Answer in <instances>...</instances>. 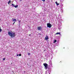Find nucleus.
<instances>
[{
    "instance_id": "obj_2",
    "label": "nucleus",
    "mask_w": 74,
    "mask_h": 74,
    "mask_svg": "<svg viewBox=\"0 0 74 74\" xmlns=\"http://www.w3.org/2000/svg\"><path fill=\"white\" fill-rule=\"evenodd\" d=\"M43 65L45 66V69L47 70L48 69V65L46 63H45L43 64Z\"/></svg>"
},
{
    "instance_id": "obj_14",
    "label": "nucleus",
    "mask_w": 74,
    "mask_h": 74,
    "mask_svg": "<svg viewBox=\"0 0 74 74\" xmlns=\"http://www.w3.org/2000/svg\"><path fill=\"white\" fill-rule=\"evenodd\" d=\"M42 1H43V2H45V0H41Z\"/></svg>"
},
{
    "instance_id": "obj_16",
    "label": "nucleus",
    "mask_w": 74,
    "mask_h": 74,
    "mask_svg": "<svg viewBox=\"0 0 74 74\" xmlns=\"http://www.w3.org/2000/svg\"><path fill=\"white\" fill-rule=\"evenodd\" d=\"M56 4L57 5H59V3H57Z\"/></svg>"
},
{
    "instance_id": "obj_15",
    "label": "nucleus",
    "mask_w": 74,
    "mask_h": 74,
    "mask_svg": "<svg viewBox=\"0 0 74 74\" xmlns=\"http://www.w3.org/2000/svg\"><path fill=\"white\" fill-rule=\"evenodd\" d=\"M5 60V58H3V60Z\"/></svg>"
},
{
    "instance_id": "obj_19",
    "label": "nucleus",
    "mask_w": 74,
    "mask_h": 74,
    "mask_svg": "<svg viewBox=\"0 0 74 74\" xmlns=\"http://www.w3.org/2000/svg\"><path fill=\"white\" fill-rule=\"evenodd\" d=\"M55 3H56V4H58V2H57V1Z\"/></svg>"
},
{
    "instance_id": "obj_22",
    "label": "nucleus",
    "mask_w": 74,
    "mask_h": 74,
    "mask_svg": "<svg viewBox=\"0 0 74 74\" xmlns=\"http://www.w3.org/2000/svg\"><path fill=\"white\" fill-rule=\"evenodd\" d=\"M15 23V22H14V23H13V25H14V23Z\"/></svg>"
},
{
    "instance_id": "obj_1",
    "label": "nucleus",
    "mask_w": 74,
    "mask_h": 74,
    "mask_svg": "<svg viewBox=\"0 0 74 74\" xmlns=\"http://www.w3.org/2000/svg\"><path fill=\"white\" fill-rule=\"evenodd\" d=\"M8 34L12 38L15 37V33L14 32H11L9 31L8 32Z\"/></svg>"
},
{
    "instance_id": "obj_3",
    "label": "nucleus",
    "mask_w": 74,
    "mask_h": 74,
    "mask_svg": "<svg viewBox=\"0 0 74 74\" xmlns=\"http://www.w3.org/2000/svg\"><path fill=\"white\" fill-rule=\"evenodd\" d=\"M47 27L50 28L52 27V25L50 23H47Z\"/></svg>"
},
{
    "instance_id": "obj_18",
    "label": "nucleus",
    "mask_w": 74,
    "mask_h": 74,
    "mask_svg": "<svg viewBox=\"0 0 74 74\" xmlns=\"http://www.w3.org/2000/svg\"><path fill=\"white\" fill-rule=\"evenodd\" d=\"M28 55H30V53H28Z\"/></svg>"
},
{
    "instance_id": "obj_11",
    "label": "nucleus",
    "mask_w": 74,
    "mask_h": 74,
    "mask_svg": "<svg viewBox=\"0 0 74 74\" xmlns=\"http://www.w3.org/2000/svg\"><path fill=\"white\" fill-rule=\"evenodd\" d=\"M56 41H57L56 40H55L53 42V43H55V42H56Z\"/></svg>"
},
{
    "instance_id": "obj_8",
    "label": "nucleus",
    "mask_w": 74,
    "mask_h": 74,
    "mask_svg": "<svg viewBox=\"0 0 74 74\" xmlns=\"http://www.w3.org/2000/svg\"><path fill=\"white\" fill-rule=\"evenodd\" d=\"M2 32V29H1V27L0 26V33Z\"/></svg>"
},
{
    "instance_id": "obj_9",
    "label": "nucleus",
    "mask_w": 74,
    "mask_h": 74,
    "mask_svg": "<svg viewBox=\"0 0 74 74\" xmlns=\"http://www.w3.org/2000/svg\"><path fill=\"white\" fill-rule=\"evenodd\" d=\"M18 7V5H17L16 6H14V7L15 8H17V7Z\"/></svg>"
},
{
    "instance_id": "obj_4",
    "label": "nucleus",
    "mask_w": 74,
    "mask_h": 74,
    "mask_svg": "<svg viewBox=\"0 0 74 74\" xmlns=\"http://www.w3.org/2000/svg\"><path fill=\"white\" fill-rule=\"evenodd\" d=\"M48 39H49V37H48V36H46L45 38V40L46 41H47V40H48Z\"/></svg>"
},
{
    "instance_id": "obj_12",
    "label": "nucleus",
    "mask_w": 74,
    "mask_h": 74,
    "mask_svg": "<svg viewBox=\"0 0 74 74\" xmlns=\"http://www.w3.org/2000/svg\"><path fill=\"white\" fill-rule=\"evenodd\" d=\"M12 6H13V7H15V5L14 4H12Z\"/></svg>"
},
{
    "instance_id": "obj_20",
    "label": "nucleus",
    "mask_w": 74,
    "mask_h": 74,
    "mask_svg": "<svg viewBox=\"0 0 74 74\" xmlns=\"http://www.w3.org/2000/svg\"><path fill=\"white\" fill-rule=\"evenodd\" d=\"M29 36H31V34H29Z\"/></svg>"
},
{
    "instance_id": "obj_7",
    "label": "nucleus",
    "mask_w": 74,
    "mask_h": 74,
    "mask_svg": "<svg viewBox=\"0 0 74 74\" xmlns=\"http://www.w3.org/2000/svg\"><path fill=\"white\" fill-rule=\"evenodd\" d=\"M56 34H60V32H57Z\"/></svg>"
},
{
    "instance_id": "obj_13",
    "label": "nucleus",
    "mask_w": 74,
    "mask_h": 74,
    "mask_svg": "<svg viewBox=\"0 0 74 74\" xmlns=\"http://www.w3.org/2000/svg\"><path fill=\"white\" fill-rule=\"evenodd\" d=\"M21 20L18 21V22L20 24V23H21Z\"/></svg>"
},
{
    "instance_id": "obj_5",
    "label": "nucleus",
    "mask_w": 74,
    "mask_h": 74,
    "mask_svg": "<svg viewBox=\"0 0 74 74\" xmlns=\"http://www.w3.org/2000/svg\"><path fill=\"white\" fill-rule=\"evenodd\" d=\"M38 30H40L42 29V27H38Z\"/></svg>"
},
{
    "instance_id": "obj_6",
    "label": "nucleus",
    "mask_w": 74,
    "mask_h": 74,
    "mask_svg": "<svg viewBox=\"0 0 74 74\" xmlns=\"http://www.w3.org/2000/svg\"><path fill=\"white\" fill-rule=\"evenodd\" d=\"M13 22H16V19L14 18L13 20Z\"/></svg>"
},
{
    "instance_id": "obj_23",
    "label": "nucleus",
    "mask_w": 74,
    "mask_h": 74,
    "mask_svg": "<svg viewBox=\"0 0 74 74\" xmlns=\"http://www.w3.org/2000/svg\"><path fill=\"white\" fill-rule=\"evenodd\" d=\"M20 1H22V0H20Z\"/></svg>"
},
{
    "instance_id": "obj_24",
    "label": "nucleus",
    "mask_w": 74,
    "mask_h": 74,
    "mask_svg": "<svg viewBox=\"0 0 74 74\" xmlns=\"http://www.w3.org/2000/svg\"><path fill=\"white\" fill-rule=\"evenodd\" d=\"M40 35H41V34H40Z\"/></svg>"
},
{
    "instance_id": "obj_21",
    "label": "nucleus",
    "mask_w": 74,
    "mask_h": 74,
    "mask_svg": "<svg viewBox=\"0 0 74 74\" xmlns=\"http://www.w3.org/2000/svg\"><path fill=\"white\" fill-rule=\"evenodd\" d=\"M17 56H19V55L17 54Z\"/></svg>"
},
{
    "instance_id": "obj_17",
    "label": "nucleus",
    "mask_w": 74,
    "mask_h": 74,
    "mask_svg": "<svg viewBox=\"0 0 74 74\" xmlns=\"http://www.w3.org/2000/svg\"><path fill=\"white\" fill-rule=\"evenodd\" d=\"M21 54H19V56H21Z\"/></svg>"
},
{
    "instance_id": "obj_10",
    "label": "nucleus",
    "mask_w": 74,
    "mask_h": 74,
    "mask_svg": "<svg viewBox=\"0 0 74 74\" xmlns=\"http://www.w3.org/2000/svg\"><path fill=\"white\" fill-rule=\"evenodd\" d=\"M11 3V1L10 0L8 2V4H10V3Z\"/></svg>"
}]
</instances>
